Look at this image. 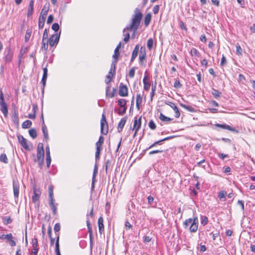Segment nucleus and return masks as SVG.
<instances>
[{
  "label": "nucleus",
  "instance_id": "nucleus-1",
  "mask_svg": "<svg viewBox=\"0 0 255 255\" xmlns=\"http://www.w3.org/2000/svg\"><path fill=\"white\" fill-rule=\"evenodd\" d=\"M142 16L143 15L139 8H135L134 10V14L131 18V23L124 29L123 33H125L126 30L133 31L131 34V38L133 39L135 37V32L139 27Z\"/></svg>",
  "mask_w": 255,
  "mask_h": 255
},
{
  "label": "nucleus",
  "instance_id": "nucleus-2",
  "mask_svg": "<svg viewBox=\"0 0 255 255\" xmlns=\"http://www.w3.org/2000/svg\"><path fill=\"white\" fill-rule=\"evenodd\" d=\"M49 3H48L47 6H46V5L45 4L42 9L38 20V27L39 29H42L44 27L46 17L49 10Z\"/></svg>",
  "mask_w": 255,
  "mask_h": 255
},
{
  "label": "nucleus",
  "instance_id": "nucleus-3",
  "mask_svg": "<svg viewBox=\"0 0 255 255\" xmlns=\"http://www.w3.org/2000/svg\"><path fill=\"white\" fill-rule=\"evenodd\" d=\"M4 55V60L6 63H9L12 61L13 52L10 45L5 48Z\"/></svg>",
  "mask_w": 255,
  "mask_h": 255
},
{
  "label": "nucleus",
  "instance_id": "nucleus-4",
  "mask_svg": "<svg viewBox=\"0 0 255 255\" xmlns=\"http://www.w3.org/2000/svg\"><path fill=\"white\" fill-rule=\"evenodd\" d=\"M108 132V124L106 120L105 115L103 114L101 120V133L106 135Z\"/></svg>",
  "mask_w": 255,
  "mask_h": 255
},
{
  "label": "nucleus",
  "instance_id": "nucleus-5",
  "mask_svg": "<svg viewBox=\"0 0 255 255\" xmlns=\"http://www.w3.org/2000/svg\"><path fill=\"white\" fill-rule=\"evenodd\" d=\"M44 150L43 148V144L42 143H39L37 149V158L34 159V162L37 160L44 159Z\"/></svg>",
  "mask_w": 255,
  "mask_h": 255
},
{
  "label": "nucleus",
  "instance_id": "nucleus-6",
  "mask_svg": "<svg viewBox=\"0 0 255 255\" xmlns=\"http://www.w3.org/2000/svg\"><path fill=\"white\" fill-rule=\"evenodd\" d=\"M61 31L59 34L56 33L52 35L47 40V43L50 46L52 47L54 45H57L59 41Z\"/></svg>",
  "mask_w": 255,
  "mask_h": 255
},
{
  "label": "nucleus",
  "instance_id": "nucleus-7",
  "mask_svg": "<svg viewBox=\"0 0 255 255\" xmlns=\"http://www.w3.org/2000/svg\"><path fill=\"white\" fill-rule=\"evenodd\" d=\"M0 240H6V242L8 243L11 247H14L16 245L15 242L13 240V237L11 233L8 234H2L0 236Z\"/></svg>",
  "mask_w": 255,
  "mask_h": 255
},
{
  "label": "nucleus",
  "instance_id": "nucleus-8",
  "mask_svg": "<svg viewBox=\"0 0 255 255\" xmlns=\"http://www.w3.org/2000/svg\"><path fill=\"white\" fill-rule=\"evenodd\" d=\"M17 138L18 140V142L21 144V145L26 150H29V143H31L30 142L25 138L22 135H17Z\"/></svg>",
  "mask_w": 255,
  "mask_h": 255
},
{
  "label": "nucleus",
  "instance_id": "nucleus-9",
  "mask_svg": "<svg viewBox=\"0 0 255 255\" xmlns=\"http://www.w3.org/2000/svg\"><path fill=\"white\" fill-rule=\"evenodd\" d=\"M43 76L41 79V83L42 84V87L41 88V92L42 94L43 95L44 93V88L46 86V80L48 76V69L47 67H45L43 69Z\"/></svg>",
  "mask_w": 255,
  "mask_h": 255
},
{
  "label": "nucleus",
  "instance_id": "nucleus-10",
  "mask_svg": "<svg viewBox=\"0 0 255 255\" xmlns=\"http://www.w3.org/2000/svg\"><path fill=\"white\" fill-rule=\"evenodd\" d=\"M87 226L88 228V232L89 233L90 244V247L92 248L93 245V235L92 225L90 223L89 220L87 218L86 221Z\"/></svg>",
  "mask_w": 255,
  "mask_h": 255
},
{
  "label": "nucleus",
  "instance_id": "nucleus-11",
  "mask_svg": "<svg viewBox=\"0 0 255 255\" xmlns=\"http://www.w3.org/2000/svg\"><path fill=\"white\" fill-rule=\"evenodd\" d=\"M127 103V101L125 99H121L118 101V105L121 108H123V111H121L120 109L118 111V114L120 115H123L126 112L127 107H126V105Z\"/></svg>",
  "mask_w": 255,
  "mask_h": 255
},
{
  "label": "nucleus",
  "instance_id": "nucleus-12",
  "mask_svg": "<svg viewBox=\"0 0 255 255\" xmlns=\"http://www.w3.org/2000/svg\"><path fill=\"white\" fill-rule=\"evenodd\" d=\"M119 95L122 97H126L128 95V87L123 83H121L120 84Z\"/></svg>",
  "mask_w": 255,
  "mask_h": 255
},
{
  "label": "nucleus",
  "instance_id": "nucleus-13",
  "mask_svg": "<svg viewBox=\"0 0 255 255\" xmlns=\"http://www.w3.org/2000/svg\"><path fill=\"white\" fill-rule=\"evenodd\" d=\"M145 58H146L145 47L144 46H141L140 48L139 55V64L140 65L142 64L143 60H145Z\"/></svg>",
  "mask_w": 255,
  "mask_h": 255
},
{
  "label": "nucleus",
  "instance_id": "nucleus-14",
  "mask_svg": "<svg viewBox=\"0 0 255 255\" xmlns=\"http://www.w3.org/2000/svg\"><path fill=\"white\" fill-rule=\"evenodd\" d=\"M33 195L32 197V200L33 203H35L39 199L41 191L39 189H37L35 187H33Z\"/></svg>",
  "mask_w": 255,
  "mask_h": 255
},
{
  "label": "nucleus",
  "instance_id": "nucleus-15",
  "mask_svg": "<svg viewBox=\"0 0 255 255\" xmlns=\"http://www.w3.org/2000/svg\"><path fill=\"white\" fill-rule=\"evenodd\" d=\"M141 116L137 119V117H135L134 118L133 127L132 130L138 131L141 127Z\"/></svg>",
  "mask_w": 255,
  "mask_h": 255
},
{
  "label": "nucleus",
  "instance_id": "nucleus-16",
  "mask_svg": "<svg viewBox=\"0 0 255 255\" xmlns=\"http://www.w3.org/2000/svg\"><path fill=\"white\" fill-rule=\"evenodd\" d=\"M98 173V166L97 164L95 165L93 176H92V184H91V191H93L95 189V184L96 181V176Z\"/></svg>",
  "mask_w": 255,
  "mask_h": 255
},
{
  "label": "nucleus",
  "instance_id": "nucleus-17",
  "mask_svg": "<svg viewBox=\"0 0 255 255\" xmlns=\"http://www.w3.org/2000/svg\"><path fill=\"white\" fill-rule=\"evenodd\" d=\"M19 184L18 181H13V190L14 197L15 198H18L19 194Z\"/></svg>",
  "mask_w": 255,
  "mask_h": 255
},
{
  "label": "nucleus",
  "instance_id": "nucleus-18",
  "mask_svg": "<svg viewBox=\"0 0 255 255\" xmlns=\"http://www.w3.org/2000/svg\"><path fill=\"white\" fill-rule=\"evenodd\" d=\"M12 121L16 126L19 125L18 112L17 110L14 109L12 116Z\"/></svg>",
  "mask_w": 255,
  "mask_h": 255
},
{
  "label": "nucleus",
  "instance_id": "nucleus-19",
  "mask_svg": "<svg viewBox=\"0 0 255 255\" xmlns=\"http://www.w3.org/2000/svg\"><path fill=\"white\" fill-rule=\"evenodd\" d=\"M42 132H43L44 136V138L46 140H47L49 139L47 127L44 124V120L43 118V115H42Z\"/></svg>",
  "mask_w": 255,
  "mask_h": 255
},
{
  "label": "nucleus",
  "instance_id": "nucleus-20",
  "mask_svg": "<svg viewBox=\"0 0 255 255\" xmlns=\"http://www.w3.org/2000/svg\"><path fill=\"white\" fill-rule=\"evenodd\" d=\"M98 227H99V232L102 234V233L104 231V226L103 224V218L102 217H100L98 219Z\"/></svg>",
  "mask_w": 255,
  "mask_h": 255
},
{
  "label": "nucleus",
  "instance_id": "nucleus-21",
  "mask_svg": "<svg viewBox=\"0 0 255 255\" xmlns=\"http://www.w3.org/2000/svg\"><path fill=\"white\" fill-rule=\"evenodd\" d=\"M0 110L1 112L3 113L4 117H7L8 115V109L6 104L2 103L0 104Z\"/></svg>",
  "mask_w": 255,
  "mask_h": 255
},
{
  "label": "nucleus",
  "instance_id": "nucleus-22",
  "mask_svg": "<svg viewBox=\"0 0 255 255\" xmlns=\"http://www.w3.org/2000/svg\"><path fill=\"white\" fill-rule=\"evenodd\" d=\"M127 118H123L119 122L118 126V130L119 132H121L124 128V127L126 123Z\"/></svg>",
  "mask_w": 255,
  "mask_h": 255
},
{
  "label": "nucleus",
  "instance_id": "nucleus-23",
  "mask_svg": "<svg viewBox=\"0 0 255 255\" xmlns=\"http://www.w3.org/2000/svg\"><path fill=\"white\" fill-rule=\"evenodd\" d=\"M104 141V138L103 136L101 135L99 137L98 141L96 143V148L102 149V146Z\"/></svg>",
  "mask_w": 255,
  "mask_h": 255
},
{
  "label": "nucleus",
  "instance_id": "nucleus-24",
  "mask_svg": "<svg viewBox=\"0 0 255 255\" xmlns=\"http://www.w3.org/2000/svg\"><path fill=\"white\" fill-rule=\"evenodd\" d=\"M110 90V86H108L107 88H106V97H110L111 98H113L115 96V94H116V90L115 88H113V91H112V92L111 93V94L110 95L109 94V92Z\"/></svg>",
  "mask_w": 255,
  "mask_h": 255
},
{
  "label": "nucleus",
  "instance_id": "nucleus-25",
  "mask_svg": "<svg viewBox=\"0 0 255 255\" xmlns=\"http://www.w3.org/2000/svg\"><path fill=\"white\" fill-rule=\"evenodd\" d=\"M184 103H180V105L185 108V109H186L187 110H188V111L189 112H191V105L190 104V103L188 102H186V101L184 100Z\"/></svg>",
  "mask_w": 255,
  "mask_h": 255
},
{
  "label": "nucleus",
  "instance_id": "nucleus-26",
  "mask_svg": "<svg viewBox=\"0 0 255 255\" xmlns=\"http://www.w3.org/2000/svg\"><path fill=\"white\" fill-rule=\"evenodd\" d=\"M2 222L4 225H7L11 223L12 220L10 217L3 216L2 217Z\"/></svg>",
  "mask_w": 255,
  "mask_h": 255
},
{
  "label": "nucleus",
  "instance_id": "nucleus-27",
  "mask_svg": "<svg viewBox=\"0 0 255 255\" xmlns=\"http://www.w3.org/2000/svg\"><path fill=\"white\" fill-rule=\"evenodd\" d=\"M163 142L162 139L158 141H155L154 143H153L152 144H151L148 147H147L146 149L144 150L143 152H145L146 150L152 148V147L155 146L156 145H160L162 144V142Z\"/></svg>",
  "mask_w": 255,
  "mask_h": 255
},
{
  "label": "nucleus",
  "instance_id": "nucleus-28",
  "mask_svg": "<svg viewBox=\"0 0 255 255\" xmlns=\"http://www.w3.org/2000/svg\"><path fill=\"white\" fill-rule=\"evenodd\" d=\"M151 19V15L150 13H147L144 18V25L147 26L149 25Z\"/></svg>",
  "mask_w": 255,
  "mask_h": 255
},
{
  "label": "nucleus",
  "instance_id": "nucleus-29",
  "mask_svg": "<svg viewBox=\"0 0 255 255\" xmlns=\"http://www.w3.org/2000/svg\"><path fill=\"white\" fill-rule=\"evenodd\" d=\"M236 53L238 56H242L243 55V49L239 43H237L236 45Z\"/></svg>",
  "mask_w": 255,
  "mask_h": 255
},
{
  "label": "nucleus",
  "instance_id": "nucleus-30",
  "mask_svg": "<svg viewBox=\"0 0 255 255\" xmlns=\"http://www.w3.org/2000/svg\"><path fill=\"white\" fill-rule=\"evenodd\" d=\"M211 93L216 99H218L220 97L222 94L221 92L214 88L212 89Z\"/></svg>",
  "mask_w": 255,
  "mask_h": 255
},
{
  "label": "nucleus",
  "instance_id": "nucleus-31",
  "mask_svg": "<svg viewBox=\"0 0 255 255\" xmlns=\"http://www.w3.org/2000/svg\"><path fill=\"white\" fill-rule=\"evenodd\" d=\"M29 135L33 139L37 137V134L36 130L35 128L30 129L28 131Z\"/></svg>",
  "mask_w": 255,
  "mask_h": 255
},
{
  "label": "nucleus",
  "instance_id": "nucleus-32",
  "mask_svg": "<svg viewBox=\"0 0 255 255\" xmlns=\"http://www.w3.org/2000/svg\"><path fill=\"white\" fill-rule=\"evenodd\" d=\"M32 125V122L30 120H26L23 122L22 124V128H30Z\"/></svg>",
  "mask_w": 255,
  "mask_h": 255
},
{
  "label": "nucleus",
  "instance_id": "nucleus-33",
  "mask_svg": "<svg viewBox=\"0 0 255 255\" xmlns=\"http://www.w3.org/2000/svg\"><path fill=\"white\" fill-rule=\"evenodd\" d=\"M120 51L119 50H117L116 49H115L114 54L113 55V58L115 60V62H117L119 59V57L120 56Z\"/></svg>",
  "mask_w": 255,
  "mask_h": 255
},
{
  "label": "nucleus",
  "instance_id": "nucleus-34",
  "mask_svg": "<svg viewBox=\"0 0 255 255\" xmlns=\"http://www.w3.org/2000/svg\"><path fill=\"white\" fill-rule=\"evenodd\" d=\"M156 82L155 81L154 84V85L152 84V87H151V92L150 93V99H151V101L152 100L153 97L155 95V91L156 90Z\"/></svg>",
  "mask_w": 255,
  "mask_h": 255
},
{
  "label": "nucleus",
  "instance_id": "nucleus-35",
  "mask_svg": "<svg viewBox=\"0 0 255 255\" xmlns=\"http://www.w3.org/2000/svg\"><path fill=\"white\" fill-rule=\"evenodd\" d=\"M31 33V29H27L26 31V33L24 37V41L25 42H27L29 41Z\"/></svg>",
  "mask_w": 255,
  "mask_h": 255
},
{
  "label": "nucleus",
  "instance_id": "nucleus-36",
  "mask_svg": "<svg viewBox=\"0 0 255 255\" xmlns=\"http://www.w3.org/2000/svg\"><path fill=\"white\" fill-rule=\"evenodd\" d=\"M0 161L4 163H8V159L5 153H2L0 155Z\"/></svg>",
  "mask_w": 255,
  "mask_h": 255
},
{
  "label": "nucleus",
  "instance_id": "nucleus-37",
  "mask_svg": "<svg viewBox=\"0 0 255 255\" xmlns=\"http://www.w3.org/2000/svg\"><path fill=\"white\" fill-rule=\"evenodd\" d=\"M159 118V119L163 122H169L171 120V119L167 117H166L162 113H160Z\"/></svg>",
  "mask_w": 255,
  "mask_h": 255
},
{
  "label": "nucleus",
  "instance_id": "nucleus-38",
  "mask_svg": "<svg viewBox=\"0 0 255 255\" xmlns=\"http://www.w3.org/2000/svg\"><path fill=\"white\" fill-rule=\"evenodd\" d=\"M59 233H58L57 237H56V240L55 243V252H60V247H59Z\"/></svg>",
  "mask_w": 255,
  "mask_h": 255
},
{
  "label": "nucleus",
  "instance_id": "nucleus-39",
  "mask_svg": "<svg viewBox=\"0 0 255 255\" xmlns=\"http://www.w3.org/2000/svg\"><path fill=\"white\" fill-rule=\"evenodd\" d=\"M153 45V40L152 38H150L148 39L147 42V47L148 49L150 50L152 49Z\"/></svg>",
  "mask_w": 255,
  "mask_h": 255
},
{
  "label": "nucleus",
  "instance_id": "nucleus-40",
  "mask_svg": "<svg viewBox=\"0 0 255 255\" xmlns=\"http://www.w3.org/2000/svg\"><path fill=\"white\" fill-rule=\"evenodd\" d=\"M27 50V48L26 47L25 48V49L23 50V49H21L20 51V53L19 54V55H18V64H20V62H21V58L23 57V55L24 53H25L26 52Z\"/></svg>",
  "mask_w": 255,
  "mask_h": 255
},
{
  "label": "nucleus",
  "instance_id": "nucleus-41",
  "mask_svg": "<svg viewBox=\"0 0 255 255\" xmlns=\"http://www.w3.org/2000/svg\"><path fill=\"white\" fill-rule=\"evenodd\" d=\"M208 222V218L206 216H201V224L203 226H205Z\"/></svg>",
  "mask_w": 255,
  "mask_h": 255
},
{
  "label": "nucleus",
  "instance_id": "nucleus-42",
  "mask_svg": "<svg viewBox=\"0 0 255 255\" xmlns=\"http://www.w3.org/2000/svg\"><path fill=\"white\" fill-rule=\"evenodd\" d=\"M148 126L149 128L152 130L155 129L156 128V125L153 120H150L149 121Z\"/></svg>",
  "mask_w": 255,
  "mask_h": 255
},
{
  "label": "nucleus",
  "instance_id": "nucleus-43",
  "mask_svg": "<svg viewBox=\"0 0 255 255\" xmlns=\"http://www.w3.org/2000/svg\"><path fill=\"white\" fill-rule=\"evenodd\" d=\"M225 129H227L235 132H238V131L235 128H232L228 125H225Z\"/></svg>",
  "mask_w": 255,
  "mask_h": 255
},
{
  "label": "nucleus",
  "instance_id": "nucleus-44",
  "mask_svg": "<svg viewBox=\"0 0 255 255\" xmlns=\"http://www.w3.org/2000/svg\"><path fill=\"white\" fill-rule=\"evenodd\" d=\"M60 230V223H56L54 227V230L55 232L56 235L57 236L58 234L57 232H58Z\"/></svg>",
  "mask_w": 255,
  "mask_h": 255
},
{
  "label": "nucleus",
  "instance_id": "nucleus-45",
  "mask_svg": "<svg viewBox=\"0 0 255 255\" xmlns=\"http://www.w3.org/2000/svg\"><path fill=\"white\" fill-rule=\"evenodd\" d=\"M138 52H136L135 51H132L131 57L130 61V63L131 64L136 58L137 57Z\"/></svg>",
  "mask_w": 255,
  "mask_h": 255
},
{
  "label": "nucleus",
  "instance_id": "nucleus-46",
  "mask_svg": "<svg viewBox=\"0 0 255 255\" xmlns=\"http://www.w3.org/2000/svg\"><path fill=\"white\" fill-rule=\"evenodd\" d=\"M51 161L50 153L46 154V163L47 167H49Z\"/></svg>",
  "mask_w": 255,
  "mask_h": 255
},
{
  "label": "nucleus",
  "instance_id": "nucleus-47",
  "mask_svg": "<svg viewBox=\"0 0 255 255\" xmlns=\"http://www.w3.org/2000/svg\"><path fill=\"white\" fill-rule=\"evenodd\" d=\"M49 198L54 197L53 196V188L52 186L48 187Z\"/></svg>",
  "mask_w": 255,
  "mask_h": 255
},
{
  "label": "nucleus",
  "instance_id": "nucleus-48",
  "mask_svg": "<svg viewBox=\"0 0 255 255\" xmlns=\"http://www.w3.org/2000/svg\"><path fill=\"white\" fill-rule=\"evenodd\" d=\"M52 30L57 32L59 29V25L58 23H54L51 27Z\"/></svg>",
  "mask_w": 255,
  "mask_h": 255
},
{
  "label": "nucleus",
  "instance_id": "nucleus-49",
  "mask_svg": "<svg viewBox=\"0 0 255 255\" xmlns=\"http://www.w3.org/2000/svg\"><path fill=\"white\" fill-rule=\"evenodd\" d=\"M136 69L135 67H133L129 72V76L130 78H133L135 74V70Z\"/></svg>",
  "mask_w": 255,
  "mask_h": 255
},
{
  "label": "nucleus",
  "instance_id": "nucleus-50",
  "mask_svg": "<svg viewBox=\"0 0 255 255\" xmlns=\"http://www.w3.org/2000/svg\"><path fill=\"white\" fill-rule=\"evenodd\" d=\"M102 149L96 148V151L95 152V159L96 160H98L100 158V152Z\"/></svg>",
  "mask_w": 255,
  "mask_h": 255
},
{
  "label": "nucleus",
  "instance_id": "nucleus-51",
  "mask_svg": "<svg viewBox=\"0 0 255 255\" xmlns=\"http://www.w3.org/2000/svg\"><path fill=\"white\" fill-rule=\"evenodd\" d=\"M116 62H115V60L112 62V63H111V69L110 70H111V71H112L114 73H116Z\"/></svg>",
  "mask_w": 255,
  "mask_h": 255
},
{
  "label": "nucleus",
  "instance_id": "nucleus-52",
  "mask_svg": "<svg viewBox=\"0 0 255 255\" xmlns=\"http://www.w3.org/2000/svg\"><path fill=\"white\" fill-rule=\"evenodd\" d=\"M33 9H34L33 7H28L27 13V15L28 17L32 16V15L33 14Z\"/></svg>",
  "mask_w": 255,
  "mask_h": 255
},
{
  "label": "nucleus",
  "instance_id": "nucleus-53",
  "mask_svg": "<svg viewBox=\"0 0 255 255\" xmlns=\"http://www.w3.org/2000/svg\"><path fill=\"white\" fill-rule=\"evenodd\" d=\"M227 61L226 58L225 56L224 55H223L222 58H221L220 65L221 66H223L224 65H226L227 64Z\"/></svg>",
  "mask_w": 255,
  "mask_h": 255
},
{
  "label": "nucleus",
  "instance_id": "nucleus-54",
  "mask_svg": "<svg viewBox=\"0 0 255 255\" xmlns=\"http://www.w3.org/2000/svg\"><path fill=\"white\" fill-rule=\"evenodd\" d=\"M36 108V106H33V111H34V113L33 114H30L28 116V118L31 119H34L35 118V108Z\"/></svg>",
  "mask_w": 255,
  "mask_h": 255
},
{
  "label": "nucleus",
  "instance_id": "nucleus-55",
  "mask_svg": "<svg viewBox=\"0 0 255 255\" xmlns=\"http://www.w3.org/2000/svg\"><path fill=\"white\" fill-rule=\"evenodd\" d=\"M191 223V218H189L187 220H186L184 223L183 225L185 227V228H187L189 225V224Z\"/></svg>",
  "mask_w": 255,
  "mask_h": 255
},
{
  "label": "nucleus",
  "instance_id": "nucleus-56",
  "mask_svg": "<svg viewBox=\"0 0 255 255\" xmlns=\"http://www.w3.org/2000/svg\"><path fill=\"white\" fill-rule=\"evenodd\" d=\"M32 245L33 248H37L38 246V240L37 238H34L32 240Z\"/></svg>",
  "mask_w": 255,
  "mask_h": 255
},
{
  "label": "nucleus",
  "instance_id": "nucleus-57",
  "mask_svg": "<svg viewBox=\"0 0 255 255\" xmlns=\"http://www.w3.org/2000/svg\"><path fill=\"white\" fill-rule=\"evenodd\" d=\"M111 165V161L110 160L108 159L106 161L105 163V170L106 173H108V167H110Z\"/></svg>",
  "mask_w": 255,
  "mask_h": 255
},
{
  "label": "nucleus",
  "instance_id": "nucleus-58",
  "mask_svg": "<svg viewBox=\"0 0 255 255\" xmlns=\"http://www.w3.org/2000/svg\"><path fill=\"white\" fill-rule=\"evenodd\" d=\"M55 200L54 197L49 198V204L50 207L55 206L56 204L54 203Z\"/></svg>",
  "mask_w": 255,
  "mask_h": 255
},
{
  "label": "nucleus",
  "instance_id": "nucleus-59",
  "mask_svg": "<svg viewBox=\"0 0 255 255\" xmlns=\"http://www.w3.org/2000/svg\"><path fill=\"white\" fill-rule=\"evenodd\" d=\"M150 87V84L149 82L143 83V89L145 91H149Z\"/></svg>",
  "mask_w": 255,
  "mask_h": 255
},
{
  "label": "nucleus",
  "instance_id": "nucleus-60",
  "mask_svg": "<svg viewBox=\"0 0 255 255\" xmlns=\"http://www.w3.org/2000/svg\"><path fill=\"white\" fill-rule=\"evenodd\" d=\"M48 43L47 42L46 43H45L44 41L42 40V46H41V49H44L45 50V51H46L48 49Z\"/></svg>",
  "mask_w": 255,
  "mask_h": 255
},
{
  "label": "nucleus",
  "instance_id": "nucleus-61",
  "mask_svg": "<svg viewBox=\"0 0 255 255\" xmlns=\"http://www.w3.org/2000/svg\"><path fill=\"white\" fill-rule=\"evenodd\" d=\"M142 102V97L140 94H137L136 96V104H141Z\"/></svg>",
  "mask_w": 255,
  "mask_h": 255
},
{
  "label": "nucleus",
  "instance_id": "nucleus-62",
  "mask_svg": "<svg viewBox=\"0 0 255 255\" xmlns=\"http://www.w3.org/2000/svg\"><path fill=\"white\" fill-rule=\"evenodd\" d=\"M48 38V34L47 29H45L44 31L42 40L44 41L45 39H47Z\"/></svg>",
  "mask_w": 255,
  "mask_h": 255
},
{
  "label": "nucleus",
  "instance_id": "nucleus-63",
  "mask_svg": "<svg viewBox=\"0 0 255 255\" xmlns=\"http://www.w3.org/2000/svg\"><path fill=\"white\" fill-rule=\"evenodd\" d=\"M54 20V17L52 15H49L48 17L47 20V24H50Z\"/></svg>",
  "mask_w": 255,
  "mask_h": 255
},
{
  "label": "nucleus",
  "instance_id": "nucleus-64",
  "mask_svg": "<svg viewBox=\"0 0 255 255\" xmlns=\"http://www.w3.org/2000/svg\"><path fill=\"white\" fill-rule=\"evenodd\" d=\"M159 10V5H156L154 6V7H153L152 11H153V12L154 14H157Z\"/></svg>",
  "mask_w": 255,
  "mask_h": 255
}]
</instances>
